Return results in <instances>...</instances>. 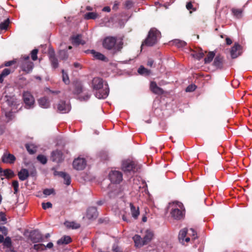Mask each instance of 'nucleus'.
<instances>
[{
    "mask_svg": "<svg viewBox=\"0 0 252 252\" xmlns=\"http://www.w3.org/2000/svg\"><path fill=\"white\" fill-rule=\"evenodd\" d=\"M92 87L95 91V95L99 98H105L109 93V89L107 84H103V81L99 77H94L92 80Z\"/></svg>",
    "mask_w": 252,
    "mask_h": 252,
    "instance_id": "1",
    "label": "nucleus"
},
{
    "mask_svg": "<svg viewBox=\"0 0 252 252\" xmlns=\"http://www.w3.org/2000/svg\"><path fill=\"white\" fill-rule=\"evenodd\" d=\"M117 38L113 36H108L105 37L102 42L103 46L104 48L113 50V54H116L119 52H121L123 46V39L116 44Z\"/></svg>",
    "mask_w": 252,
    "mask_h": 252,
    "instance_id": "2",
    "label": "nucleus"
},
{
    "mask_svg": "<svg viewBox=\"0 0 252 252\" xmlns=\"http://www.w3.org/2000/svg\"><path fill=\"white\" fill-rule=\"evenodd\" d=\"M183 204L180 202L170 203L169 208L171 209L170 215L175 220H181L184 219L185 215V210H182Z\"/></svg>",
    "mask_w": 252,
    "mask_h": 252,
    "instance_id": "3",
    "label": "nucleus"
},
{
    "mask_svg": "<svg viewBox=\"0 0 252 252\" xmlns=\"http://www.w3.org/2000/svg\"><path fill=\"white\" fill-rule=\"evenodd\" d=\"M19 66L21 70L26 73H30L33 68L34 64L30 61L28 55L22 56L19 60Z\"/></svg>",
    "mask_w": 252,
    "mask_h": 252,
    "instance_id": "4",
    "label": "nucleus"
},
{
    "mask_svg": "<svg viewBox=\"0 0 252 252\" xmlns=\"http://www.w3.org/2000/svg\"><path fill=\"white\" fill-rule=\"evenodd\" d=\"M160 32L155 28H152L148 32L147 38L142 42L141 46H152L157 42V37Z\"/></svg>",
    "mask_w": 252,
    "mask_h": 252,
    "instance_id": "5",
    "label": "nucleus"
},
{
    "mask_svg": "<svg viewBox=\"0 0 252 252\" xmlns=\"http://www.w3.org/2000/svg\"><path fill=\"white\" fill-rule=\"evenodd\" d=\"M139 168L140 166L133 161L127 160L124 161L122 163V169L125 173L136 172Z\"/></svg>",
    "mask_w": 252,
    "mask_h": 252,
    "instance_id": "6",
    "label": "nucleus"
},
{
    "mask_svg": "<svg viewBox=\"0 0 252 252\" xmlns=\"http://www.w3.org/2000/svg\"><path fill=\"white\" fill-rule=\"evenodd\" d=\"M23 99L26 108L30 109L33 107L34 98L30 92H24L23 93Z\"/></svg>",
    "mask_w": 252,
    "mask_h": 252,
    "instance_id": "7",
    "label": "nucleus"
},
{
    "mask_svg": "<svg viewBox=\"0 0 252 252\" xmlns=\"http://www.w3.org/2000/svg\"><path fill=\"white\" fill-rule=\"evenodd\" d=\"M109 178L113 184H120L123 180V174L121 171L112 170L109 174Z\"/></svg>",
    "mask_w": 252,
    "mask_h": 252,
    "instance_id": "8",
    "label": "nucleus"
},
{
    "mask_svg": "<svg viewBox=\"0 0 252 252\" xmlns=\"http://www.w3.org/2000/svg\"><path fill=\"white\" fill-rule=\"evenodd\" d=\"M73 167L77 170H83L86 165V161L84 158H77L73 162Z\"/></svg>",
    "mask_w": 252,
    "mask_h": 252,
    "instance_id": "9",
    "label": "nucleus"
},
{
    "mask_svg": "<svg viewBox=\"0 0 252 252\" xmlns=\"http://www.w3.org/2000/svg\"><path fill=\"white\" fill-rule=\"evenodd\" d=\"M30 240L33 243H38L43 241L42 235L37 230H34L30 232L29 236Z\"/></svg>",
    "mask_w": 252,
    "mask_h": 252,
    "instance_id": "10",
    "label": "nucleus"
},
{
    "mask_svg": "<svg viewBox=\"0 0 252 252\" xmlns=\"http://www.w3.org/2000/svg\"><path fill=\"white\" fill-rule=\"evenodd\" d=\"M50 158L54 162L60 163L63 160V154L61 151L55 150L52 152Z\"/></svg>",
    "mask_w": 252,
    "mask_h": 252,
    "instance_id": "11",
    "label": "nucleus"
},
{
    "mask_svg": "<svg viewBox=\"0 0 252 252\" xmlns=\"http://www.w3.org/2000/svg\"><path fill=\"white\" fill-rule=\"evenodd\" d=\"M48 56L52 67L54 68H57L59 66L58 60L56 57L55 53L53 48L49 49Z\"/></svg>",
    "mask_w": 252,
    "mask_h": 252,
    "instance_id": "12",
    "label": "nucleus"
},
{
    "mask_svg": "<svg viewBox=\"0 0 252 252\" xmlns=\"http://www.w3.org/2000/svg\"><path fill=\"white\" fill-rule=\"evenodd\" d=\"M242 47L238 43H235L230 51L231 57L232 59H235L242 53Z\"/></svg>",
    "mask_w": 252,
    "mask_h": 252,
    "instance_id": "13",
    "label": "nucleus"
},
{
    "mask_svg": "<svg viewBox=\"0 0 252 252\" xmlns=\"http://www.w3.org/2000/svg\"><path fill=\"white\" fill-rule=\"evenodd\" d=\"M1 160L3 163L13 164L16 160V158L13 155L5 152L1 158Z\"/></svg>",
    "mask_w": 252,
    "mask_h": 252,
    "instance_id": "14",
    "label": "nucleus"
},
{
    "mask_svg": "<svg viewBox=\"0 0 252 252\" xmlns=\"http://www.w3.org/2000/svg\"><path fill=\"white\" fill-rule=\"evenodd\" d=\"M58 111L62 113H68L70 109L69 105L66 104L64 101L61 100L57 105Z\"/></svg>",
    "mask_w": 252,
    "mask_h": 252,
    "instance_id": "15",
    "label": "nucleus"
},
{
    "mask_svg": "<svg viewBox=\"0 0 252 252\" xmlns=\"http://www.w3.org/2000/svg\"><path fill=\"white\" fill-rule=\"evenodd\" d=\"M97 216L98 212L96 207H91L88 209L86 217L88 219H95Z\"/></svg>",
    "mask_w": 252,
    "mask_h": 252,
    "instance_id": "16",
    "label": "nucleus"
},
{
    "mask_svg": "<svg viewBox=\"0 0 252 252\" xmlns=\"http://www.w3.org/2000/svg\"><path fill=\"white\" fill-rule=\"evenodd\" d=\"M150 88L151 91L154 94H163V90L160 87H158L156 82L152 81L150 83Z\"/></svg>",
    "mask_w": 252,
    "mask_h": 252,
    "instance_id": "17",
    "label": "nucleus"
},
{
    "mask_svg": "<svg viewBox=\"0 0 252 252\" xmlns=\"http://www.w3.org/2000/svg\"><path fill=\"white\" fill-rule=\"evenodd\" d=\"M82 35L81 34H77L76 35L72 36L70 39L72 41L73 44L75 45H79L80 44L84 45L85 44V41L81 39Z\"/></svg>",
    "mask_w": 252,
    "mask_h": 252,
    "instance_id": "18",
    "label": "nucleus"
},
{
    "mask_svg": "<svg viewBox=\"0 0 252 252\" xmlns=\"http://www.w3.org/2000/svg\"><path fill=\"white\" fill-rule=\"evenodd\" d=\"M231 13L234 17L237 19H241L243 17V8H232L231 9Z\"/></svg>",
    "mask_w": 252,
    "mask_h": 252,
    "instance_id": "19",
    "label": "nucleus"
},
{
    "mask_svg": "<svg viewBox=\"0 0 252 252\" xmlns=\"http://www.w3.org/2000/svg\"><path fill=\"white\" fill-rule=\"evenodd\" d=\"M18 176L21 181H25L29 177L28 170L25 168H22L18 173Z\"/></svg>",
    "mask_w": 252,
    "mask_h": 252,
    "instance_id": "20",
    "label": "nucleus"
},
{
    "mask_svg": "<svg viewBox=\"0 0 252 252\" xmlns=\"http://www.w3.org/2000/svg\"><path fill=\"white\" fill-rule=\"evenodd\" d=\"M154 235V234L152 231L150 230H146V234L143 239L144 245L149 243L153 238Z\"/></svg>",
    "mask_w": 252,
    "mask_h": 252,
    "instance_id": "21",
    "label": "nucleus"
},
{
    "mask_svg": "<svg viewBox=\"0 0 252 252\" xmlns=\"http://www.w3.org/2000/svg\"><path fill=\"white\" fill-rule=\"evenodd\" d=\"M213 64L217 68H222L223 64V57L220 55L216 56L215 58Z\"/></svg>",
    "mask_w": 252,
    "mask_h": 252,
    "instance_id": "22",
    "label": "nucleus"
},
{
    "mask_svg": "<svg viewBox=\"0 0 252 252\" xmlns=\"http://www.w3.org/2000/svg\"><path fill=\"white\" fill-rule=\"evenodd\" d=\"M74 90L73 93L74 94H79L83 92V87L81 83L75 82L73 83Z\"/></svg>",
    "mask_w": 252,
    "mask_h": 252,
    "instance_id": "23",
    "label": "nucleus"
},
{
    "mask_svg": "<svg viewBox=\"0 0 252 252\" xmlns=\"http://www.w3.org/2000/svg\"><path fill=\"white\" fill-rule=\"evenodd\" d=\"M133 240L134 242L135 246L136 247H141L142 246L145 245L143 240L139 235H135L133 237Z\"/></svg>",
    "mask_w": 252,
    "mask_h": 252,
    "instance_id": "24",
    "label": "nucleus"
},
{
    "mask_svg": "<svg viewBox=\"0 0 252 252\" xmlns=\"http://www.w3.org/2000/svg\"><path fill=\"white\" fill-rule=\"evenodd\" d=\"M129 206L132 216L134 218L137 219L139 215V207L136 208L132 203H130Z\"/></svg>",
    "mask_w": 252,
    "mask_h": 252,
    "instance_id": "25",
    "label": "nucleus"
},
{
    "mask_svg": "<svg viewBox=\"0 0 252 252\" xmlns=\"http://www.w3.org/2000/svg\"><path fill=\"white\" fill-rule=\"evenodd\" d=\"M91 53L93 54V57L96 59L103 61H107V59L105 56L99 52H97L94 50H91Z\"/></svg>",
    "mask_w": 252,
    "mask_h": 252,
    "instance_id": "26",
    "label": "nucleus"
},
{
    "mask_svg": "<svg viewBox=\"0 0 252 252\" xmlns=\"http://www.w3.org/2000/svg\"><path fill=\"white\" fill-rule=\"evenodd\" d=\"M39 105L43 108H47L49 107V101L46 97H41L38 99Z\"/></svg>",
    "mask_w": 252,
    "mask_h": 252,
    "instance_id": "27",
    "label": "nucleus"
},
{
    "mask_svg": "<svg viewBox=\"0 0 252 252\" xmlns=\"http://www.w3.org/2000/svg\"><path fill=\"white\" fill-rule=\"evenodd\" d=\"M188 229L187 228H184L179 232L178 239L180 242L183 244H184V239L186 237Z\"/></svg>",
    "mask_w": 252,
    "mask_h": 252,
    "instance_id": "28",
    "label": "nucleus"
},
{
    "mask_svg": "<svg viewBox=\"0 0 252 252\" xmlns=\"http://www.w3.org/2000/svg\"><path fill=\"white\" fill-rule=\"evenodd\" d=\"M71 242V238L69 236H64L57 241L58 245L68 244Z\"/></svg>",
    "mask_w": 252,
    "mask_h": 252,
    "instance_id": "29",
    "label": "nucleus"
},
{
    "mask_svg": "<svg viewBox=\"0 0 252 252\" xmlns=\"http://www.w3.org/2000/svg\"><path fill=\"white\" fill-rule=\"evenodd\" d=\"M64 225L67 228H71L72 229H77L80 227V224L76 223L74 221H66L64 222Z\"/></svg>",
    "mask_w": 252,
    "mask_h": 252,
    "instance_id": "30",
    "label": "nucleus"
},
{
    "mask_svg": "<svg viewBox=\"0 0 252 252\" xmlns=\"http://www.w3.org/2000/svg\"><path fill=\"white\" fill-rule=\"evenodd\" d=\"M138 72L140 75L148 76L151 74V71L150 70L144 67L143 66L141 65L138 68Z\"/></svg>",
    "mask_w": 252,
    "mask_h": 252,
    "instance_id": "31",
    "label": "nucleus"
},
{
    "mask_svg": "<svg viewBox=\"0 0 252 252\" xmlns=\"http://www.w3.org/2000/svg\"><path fill=\"white\" fill-rule=\"evenodd\" d=\"M25 147L30 154H33L36 152V148L33 144H26Z\"/></svg>",
    "mask_w": 252,
    "mask_h": 252,
    "instance_id": "32",
    "label": "nucleus"
},
{
    "mask_svg": "<svg viewBox=\"0 0 252 252\" xmlns=\"http://www.w3.org/2000/svg\"><path fill=\"white\" fill-rule=\"evenodd\" d=\"M215 53L214 52H210L204 59V63H211L215 57Z\"/></svg>",
    "mask_w": 252,
    "mask_h": 252,
    "instance_id": "33",
    "label": "nucleus"
},
{
    "mask_svg": "<svg viewBox=\"0 0 252 252\" xmlns=\"http://www.w3.org/2000/svg\"><path fill=\"white\" fill-rule=\"evenodd\" d=\"M59 58L63 60H66L68 57L67 52L65 50H61L58 52Z\"/></svg>",
    "mask_w": 252,
    "mask_h": 252,
    "instance_id": "34",
    "label": "nucleus"
},
{
    "mask_svg": "<svg viewBox=\"0 0 252 252\" xmlns=\"http://www.w3.org/2000/svg\"><path fill=\"white\" fill-rule=\"evenodd\" d=\"M98 17V14L96 13L90 12L85 15V18L87 20L95 19Z\"/></svg>",
    "mask_w": 252,
    "mask_h": 252,
    "instance_id": "35",
    "label": "nucleus"
},
{
    "mask_svg": "<svg viewBox=\"0 0 252 252\" xmlns=\"http://www.w3.org/2000/svg\"><path fill=\"white\" fill-rule=\"evenodd\" d=\"M3 176L7 178H12L15 176L13 171L10 169H6L3 170Z\"/></svg>",
    "mask_w": 252,
    "mask_h": 252,
    "instance_id": "36",
    "label": "nucleus"
},
{
    "mask_svg": "<svg viewBox=\"0 0 252 252\" xmlns=\"http://www.w3.org/2000/svg\"><path fill=\"white\" fill-rule=\"evenodd\" d=\"M63 175L62 178L64 179V183L66 185L68 186L71 183V178L69 174L64 172V173H61Z\"/></svg>",
    "mask_w": 252,
    "mask_h": 252,
    "instance_id": "37",
    "label": "nucleus"
},
{
    "mask_svg": "<svg viewBox=\"0 0 252 252\" xmlns=\"http://www.w3.org/2000/svg\"><path fill=\"white\" fill-rule=\"evenodd\" d=\"M9 24V19H7L4 22H1L0 24V29L1 30H5L7 29V27Z\"/></svg>",
    "mask_w": 252,
    "mask_h": 252,
    "instance_id": "38",
    "label": "nucleus"
},
{
    "mask_svg": "<svg viewBox=\"0 0 252 252\" xmlns=\"http://www.w3.org/2000/svg\"><path fill=\"white\" fill-rule=\"evenodd\" d=\"M33 248L37 251L46 250V247L43 244H34L33 246Z\"/></svg>",
    "mask_w": 252,
    "mask_h": 252,
    "instance_id": "39",
    "label": "nucleus"
},
{
    "mask_svg": "<svg viewBox=\"0 0 252 252\" xmlns=\"http://www.w3.org/2000/svg\"><path fill=\"white\" fill-rule=\"evenodd\" d=\"M37 159L42 164H45L47 162V159L46 157L42 155H39L37 157Z\"/></svg>",
    "mask_w": 252,
    "mask_h": 252,
    "instance_id": "40",
    "label": "nucleus"
},
{
    "mask_svg": "<svg viewBox=\"0 0 252 252\" xmlns=\"http://www.w3.org/2000/svg\"><path fill=\"white\" fill-rule=\"evenodd\" d=\"M173 42L178 47H183L186 45V43L185 41L179 39H175Z\"/></svg>",
    "mask_w": 252,
    "mask_h": 252,
    "instance_id": "41",
    "label": "nucleus"
},
{
    "mask_svg": "<svg viewBox=\"0 0 252 252\" xmlns=\"http://www.w3.org/2000/svg\"><path fill=\"white\" fill-rule=\"evenodd\" d=\"M62 74L63 81L65 84H68L70 81L67 74L64 72V70H62Z\"/></svg>",
    "mask_w": 252,
    "mask_h": 252,
    "instance_id": "42",
    "label": "nucleus"
},
{
    "mask_svg": "<svg viewBox=\"0 0 252 252\" xmlns=\"http://www.w3.org/2000/svg\"><path fill=\"white\" fill-rule=\"evenodd\" d=\"M38 52V50L37 49H34L31 51V58L33 61H36L37 59Z\"/></svg>",
    "mask_w": 252,
    "mask_h": 252,
    "instance_id": "43",
    "label": "nucleus"
},
{
    "mask_svg": "<svg viewBox=\"0 0 252 252\" xmlns=\"http://www.w3.org/2000/svg\"><path fill=\"white\" fill-rule=\"evenodd\" d=\"M12 187L14 188V193L16 194L19 189V183L17 180H14L12 183Z\"/></svg>",
    "mask_w": 252,
    "mask_h": 252,
    "instance_id": "44",
    "label": "nucleus"
},
{
    "mask_svg": "<svg viewBox=\"0 0 252 252\" xmlns=\"http://www.w3.org/2000/svg\"><path fill=\"white\" fill-rule=\"evenodd\" d=\"M192 55L194 58L199 60L204 57V54L202 52H200L199 53L194 52V53L192 54Z\"/></svg>",
    "mask_w": 252,
    "mask_h": 252,
    "instance_id": "45",
    "label": "nucleus"
},
{
    "mask_svg": "<svg viewBox=\"0 0 252 252\" xmlns=\"http://www.w3.org/2000/svg\"><path fill=\"white\" fill-rule=\"evenodd\" d=\"M3 245L7 247H10L11 245V240L10 237H7L3 240Z\"/></svg>",
    "mask_w": 252,
    "mask_h": 252,
    "instance_id": "46",
    "label": "nucleus"
},
{
    "mask_svg": "<svg viewBox=\"0 0 252 252\" xmlns=\"http://www.w3.org/2000/svg\"><path fill=\"white\" fill-rule=\"evenodd\" d=\"M110 198H115L118 195V192L117 190H114L108 192V194Z\"/></svg>",
    "mask_w": 252,
    "mask_h": 252,
    "instance_id": "47",
    "label": "nucleus"
},
{
    "mask_svg": "<svg viewBox=\"0 0 252 252\" xmlns=\"http://www.w3.org/2000/svg\"><path fill=\"white\" fill-rule=\"evenodd\" d=\"M196 88V86L194 84H191L188 86L186 89L187 92H193Z\"/></svg>",
    "mask_w": 252,
    "mask_h": 252,
    "instance_id": "48",
    "label": "nucleus"
},
{
    "mask_svg": "<svg viewBox=\"0 0 252 252\" xmlns=\"http://www.w3.org/2000/svg\"><path fill=\"white\" fill-rule=\"evenodd\" d=\"M133 5V2L131 0H126L125 3V7L127 9H130Z\"/></svg>",
    "mask_w": 252,
    "mask_h": 252,
    "instance_id": "49",
    "label": "nucleus"
},
{
    "mask_svg": "<svg viewBox=\"0 0 252 252\" xmlns=\"http://www.w3.org/2000/svg\"><path fill=\"white\" fill-rule=\"evenodd\" d=\"M42 207L44 210H46L48 208H51L52 207V204L51 202H48L46 203H42Z\"/></svg>",
    "mask_w": 252,
    "mask_h": 252,
    "instance_id": "50",
    "label": "nucleus"
},
{
    "mask_svg": "<svg viewBox=\"0 0 252 252\" xmlns=\"http://www.w3.org/2000/svg\"><path fill=\"white\" fill-rule=\"evenodd\" d=\"M16 63V60H13L12 61H9L7 62H5L2 66H10L12 64H14Z\"/></svg>",
    "mask_w": 252,
    "mask_h": 252,
    "instance_id": "51",
    "label": "nucleus"
},
{
    "mask_svg": "<svg viewBox=\"0 0 252 252\" xmlns=\"http://www.w3.org/2000/svg\"><path fill=\"white\" fill-rule=\"evenodd\" d=\"M11 73V70L9 68H5L1 72L2 74L5 77Z\"/></svg>",
    "mask_w": 252,
    "mask_h": 252,
    "instance_id": "52",
    "label": "nucleus"
},
{
    "mask_svg": "<svg viewBox=\"0 0 252 252\" xmlns=\"http://www.w3.org/2000/svg\"><path fill=\"white\" fill-rule=\"evenodd\" d=\"M6 220L7 219L6 218L5 214L3 212H0V222H5L6 221Z\"/></svg>",
    "mask_w": 252,
    "mask_h": 252,
    "instance_id": "53",
    "label": "nucleus"
},
{
    "mask_svg": "<svg viewBox=\"0 0 252 252\" xmlns=\"http://www.w3.org/2000/svg\"><path fill=\"white\" fill-rule=\"evenodd\" d=\"M189 231L190 232V233H189V234L192 236V237H193L192 239H195L197 237V236H196V235H197L196 232L193 228H190Z\"/></svg>",
    "mask_w": 252,
    "mask_h": 252,
    "instance_id": "54",
    "label": "nucleus"
},
{
    "mask_svg": "<svg viewBox=\"0 0 252 252\" xmlns=\"http://www.w3.org/2000/svg\"><path fill=\"white\" fill-rule=\"evenodd\" d=\"M54 192V190L53 189H45L43 190V193L46 195H50Z\"/></svg>",
    "mask_w": 252,
    "mask_h": 252,
    "instance_id": "55",
    "label": "nucleus"
},
{
    "mask_svg": "<svg viewBox=\"0 0 252 252\" xmlns=\"http://www.w3.org/2000/svg\"><path fill=\"white\" fill-rule=\"evenodd\" d=\"M186 8L188 10H193V11H195L196 9L193 8L192 4L191 2H189L186 4Z\"/></svg>",
    "mask_w": 252,
    "mask_h": 252,
    "instance_id": "56",
    "label": "nucleus"
},
{
    "mask_svg": "<svg viewBox=\"0 0 252 252\" xmlns=\"http://www.w3.org/2000/svg\"><path fill=\"white\" fill-rule=\"evenodd\" d=\"M0 232L4 235H6L7 234V230L5 226H0Z\"/></svg>",
    "mask_w": 252,
    "mask_h": 252,
    "instance_id": "57",
    "label": "nucleus"
},
{
    "mask_svg": "<svg viewBox=\"0 0 252 252\" xmlns=\"http://www.w3.org/2000/svg\"><path fill=\"white\" fill-rule=\"evenodd\" d=\"M113 252H121L120 248L117 246L113 247Z\"/></svg>",
    "mask_w": 252,
    "mask_h": 252,
    "instance_id": "58",
    "label": "nucleus"
},
{
    "mask_svg": "<svg viewBox=\"0 0 252 252\" xmlns=\"http://www.w3.org/2000/svg\"><path fill=\"white\" fill-rule=\"evenodd\" d=\"M102 11L104 12H109L111 11V8L109 6H105L103 8Z\"/></svg>",
    "mask_w": 252,
    "mask_h": 252,
    "instance_id": "59",
    "label": "nucleus"
},
{
    "mask_svg": "<svg viewBox=\"0 0 252 252\" xmlns=\"http://www.w3.org/2000/svg\"><path fill=\"white\" fill-rule=\"evenodd\" d=\"M64 173V172H62V171H60H60H55L54 172V175H56H56H58V176H60V177H62L63 175H62V174H61V173Z\"/></svg>",
    "mask_w": 252,
    "mask_h": 252,
    "instance_id": "60",
    "label": "nucleus"
},
{
    "mask_svg": "<svg viewBox=\"0 0 252 252\" xmlns=\"http://www.w3.org/2000/svg\"><path fill=\"white\" fill-rule=\"evenodd\" d=\"M90 97V95L86 94L85 96L81 97L80 100H87Z\"/></svg>",
    "mask_w": 252,
    "mask_h": 252,
    "instance_id": "61",
    "label": "nucleus"
},
{
    "mask_svg": "<svg viewBox=\"0 0 252 252\" xmlns=\"http://www.w3.org/2000/svg\"><path fill=\"white\" fill-rule=\"evenodd\" d=\"M154 61L152 60H149L148 62H147V65L150 66V67H152L153 63H154Z\"/></svg>",
    "mask_w": 252,
    "mask_h": 252,
    "instance_id": "62",
    "label": "nucleus"
},
{
    "mask_svg": "<svg viewBox=\"0 0 252 252\" xmlns=\"http://www.w3.org/2000/svg\"><path fill=\"white\" fill-rule=\"evenodd\" d=\"M45 247L46 248L51 249L53 247V244L52 242H49Z\"/></svg>",
    "mask_w": 252,
    "mask_h": 252,
    "instance_id": "63",
    "label": "nucleus"
},
{
    "mask_svg": "<svg viewBox=\"0 0 252 252\" xmlns=\"http://www.w3.org/2000/svg\"><path fill=\"white\" fill-rule=\"evenodd\" d=\"M225 40H226V43L227 45H230L232 43V42L231 39L230 38H228V37H227L225 39Z\"/></svg>",
    "mask_w": 252,
    "mask_h": 252,
    "instance_id": "64",
    "label": "nucleus"
}]
</instances>
